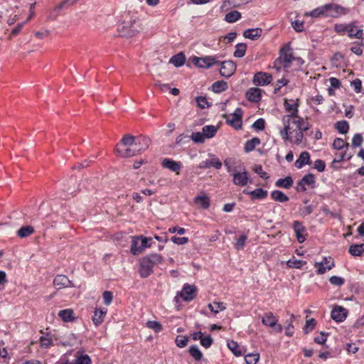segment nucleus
Returning <instances> with one entry per match:
<instances>
[{
    "label": "nucleus",
    "instance_id": "f257e3e1",
    "mask_svg": "<svg viewBox=\"0 0 364 364\" xmlns=\"http://www.w3.org/2000/svg\"><path fill=\"white\" fill-rule=\"evenodd\" d=\"M150 144L151 139L146 136H134L125 134L116 145L114 151L122 158H129L144 151L149 148Z\"/></svg>",
    "mask_w": 364,
    "mask_h": 364
},
{
    "label": "nucleus",
    "instance_id": "f03ea898",
    "mask_svg": "<svg viewBox=\"0 0 364 364\" xmlns=\"http://www.w3.org/2000/svg\"><path fill=\"white\" fill-rule=\"evenodd\" d=\"M227 171L232 176V183L238 186H245L252 183V180L249 176L243 163L235 158H227L224 161Z\"/></svg>",
    "mask_w": 364,
    "mask_h": 364
},
{
    "label": "nucleus",
    "instance_id": "7ed1b4c3",
    "mask_svg": "<svg viewBox=\"0 0 364 364\" xmlns=\"http://www.w3.org/2000/svg\"><path fill=\"white\" fill-rule=\"evenodd\" d=\"M163 257L157 253L151 254L141 258L139 272L142 278L148 277L153 272V267L163 262Z\"/></svg>",
    "mask_w": 364,
    "mask_h": 364
},
{
    "label": "nucleus",
    "instance_id": "20e7f679",
    "mask_svg": "<svg viewBox=\"0 0 364 364\" xmlns=\"http://www.w3.org/2000/svg\"><path fill=\"white\" fill-rule=\"evenodd\" d=\"M292 124L295 125L296 129L294 134H289L288 140L292 143L299 145L300 144L304 139V132L307 131L309 127V123L303 118L294 119Z\"/></svg>",
    "mask_w": 364,
    "mask_h": 364
},
{
    "label": "nucleus",
    "instance_id": "39448f33",
    "mask_svg": "<svg viewBox=\"0 0 364 364\" xmlns=\"http://www.w3.org/2000/svg\"><path fill=\"white\" fill-rule=\"evenodd\" d=\"M141 24L139 21L130 19L128 21H124L118 26V32L120 36L124 38H132L139 33Z\"/></svg>",
    "mask_w": 364,
    "mask_h": 364
},
{
    "label": "nucleus",
    "instance_id": "423d86ee",
    "mask_svg": "<svg viewBox=\"0 0 364 364\" xmlns=\"http://www.w3.org/2000/svg\"><path fill=\"white\" fill-rule=\"evenodd\" d=\"M325 16L332 18H338L349 12V9L336 4H328L324 5Z\"/></svg>",
    "mask_w": 364,
    "mask_h": 364
},
{
    "label": "nucleus",
    "instance_id": "0eeeda50",
    "mask_svg": "<svg viewBox=\"0 0 364 364\" xmlns=\"http://www.w3.org/2000/svg\"><path fill=\"white\" fill-rule=\"evenodd\" d=\"M294 117L291 116H284L282 118V123L284 128L280 130L279 134L284 140H287L289 138V134H294L296 129L295 125L292 124Z\"/></svg>",
    "mask_w": 364,
    "mask_h": 364
},
{
    "label": "nucleus",
    "instance_id": "6e6552de",
    "mask_svg": "<svg viewBox=\"0 0 364 364\" xmlns=\"http://www.w3.org/2000/svg\"><path fill=\"white\" fill-rule=\"evenodd\" d=\"M242 109L240 107L237 108L234 113L230 115H224L227 124H230L235 129L242 128Z\"/></svg>",
    "mask_w": 364,
    "mask_h": 364
},
{
    "label": "nucleus",
    "instance_id": "1a4fd4ad",
    "mask_svg": "<svg viewBox=\"0 0 364 364\" xmlns=\"http://www.w3.org/2000/svg\"><path fill=\"white\" fill-rule=\"evenodd\" d=\"M193 63L198 68H210L215 64L219 63L216 56L193 57Z\"/></svg>",
    "mask_w": 364,
    "mask_h": 364
},
{
    "label": "nucleus",
    "instance_id": "9d476101",
    "mask_svg": "<svg viewBox=\"0 0 364 364\" xmlns=\"http://www.w3.org/2000/svg\"><path fill=\"white\" fill-rule=\"evenodd\" d=\"M294 59L291 50L289 48H282L280 50L279 56L275 63H279L284 68H288L290 67V64Z\"/></svg>",
    "mask_w": 364,
    "mask_h": 364
},
{
    "label": "nucleus",
    "instance_id": "9b49d317",
    "mask_svg": "<svg viewBox=\"0 0 364 364\" xmlns=\"http://www.w3.org/2000/svg\"><path fill=\"white\" fill-rule=\"evenodd\" d=\"M262 323L266 326L273 328L277 333L282 331V326L278 323V319L272 312L265 313L262 319Z\"/></svg>",
    "mask_w": 364,
    "mask_h": 364
},
{
    "label": "nucleus",
    "instance_id": "f8f14e48",
    "mask_svg": "<svg viewBox=\"0 0 364 364\" xmlns=\"http://www.w3.org/2000/svg\"><path fill=\"white\" fill-rule=\"evenodd\" d=\"M220 74L225 77H231L236 70V64L232 60H225L220 63Z\"/></svg>",
    "mask_w": 364,
    "mask_h": 364
},
{
    "label": "nucleus",
    "instance_id": "ddd939ff",
    "mask_svg": "<svg viewBox=\"0 0 364 364\" xmlns=\"http://www.w3.org/2000/svg\"><path fill=\"white\" fill-rule=\"evenodd\" d=\"M196 291L195 285L185 284L180 292V296L186 301H192L196 296Z\"/></svg>",
    "mask_w": 364,
    "mask_h": 364
},
{
    "label": "nucleus",
    "instance_id": "4468645a",
    "mask_svg": "<svg viewBox=\"0 0 364 364\" xmlns=\"http://www.w3.org/2000/svg\"><path fill=\"white\" fill-rule=\"evenodd\" d=\"M334 262L333 259L329 257H323V261L321 262H316L314 264V267H318L317 269V273L318 274H324L327 270L331 269L334 267Z\"/></svg>",
    "mask_w": 364,
    "mask_h": 364
},
{
    "label": "nucleus",
    "instance_id": "2eb2a0df",
    "mask_svg": "<svg viewBox=\"0 0 364 364\" xmlns=\"http://www.w3.org/2000/svg\"><path fill=\"white\" fill-rule=\"evenodd\" d=\"M272 81V77L270 74L264 72L257 73L253 77V82L256 85L264 86L269 84Z\"/></svg>",
    "mask_w": 364,
    "mask_h": 364
},
{
    "label": "nucleus",
    "instance_id": "dca6fc26",
    "mask_svg": "<svg viewBox=\"0 0 364 364\" xmlns=\"http://www.w3.org/2000/svg\"><path fill=\"white\" fill-rule=\"evenodd\" d=\"M347 33L350 38L362 39L363 30L361 27H358L357 26L356 21H353L349 23V28Z\"/></svg>",
    "mask_w": 364,
    "mask_h": 364
},
{
    "label": "nucleus",
    "instance_id": "f3484780",
    "mask_svg": "<svg viewBox=\"0 0 364 364\" xmlns=\"http://www.w3.org/2000/svg\"><path fill=\"white\" fill-rule=\"evenodd\" d=\"M348 311L341 306H336L331 311V318L336 322L343 321L347 316Z\"/></svg>",
    "mask_w": 364,
    "mask_h": 364
},
{
    "label": "nucleus",
    "instance_id": "a211bd4d",
    "mask_svg": "<svg viewBox=\"0 0 364 364\" xmlns=\"http://www.w3.org/2000/svg\"><path fill=\"white\" fill-rule=\"evenodd\" d=\"M161 166L165 168H168L171 171L176 172V174L179 173V171L182 168L181 162L176 161L168 158H166L162 161Z\"/></svg>",
    "mask_w": 364,
    "mask_h": 364
},
{
    "label": "nucleus",
    "instance_id": "6ab92c4d",
    "mask_svg": "<svg viewBox=\"0 0 364 364\" xmlns=\"http://www.w3.org/2000/svg\"><path fill=\"white\" fill-rule=\"evenodd\" d=\"M245 95L250 102H258L262 98V90L258 87H251L247 90Z\"/></svg>",
    "mask_w": 364,
    "mask_h": 364
},
{
    "label": "nucleus",
    "instance_id": "aec40b11",
    "mask_svg": "<svg viewBox=\"0 0 364 364\" xmlns=\"http://www.w3.org/2000/svg\"><path fill=\"white\" fill-rule=\"evenodd\" d=\"M242 192L245 194L250 195L251 196L252 200H262L264 199L268 195L267 191L264 190L261 188H256L251 191L244 190Z\"/></svg>",
    "mask_w": 364,
    "mask_h": 364
},
{
    "label": "nucleus",
    "instance_id": "412c9836",
    "mask_svg": "<svg viewBox=\"0 0 364 364\" xmlns=\"http://www.w3.org/2000/svg\"><path fill=\"white\" fill-rule=\"evenodd\" d=\"M293 228L296 234V239L299 243H302L306 240V237L304 235L306 229L301 223L294 221L293 223Z\"/></svg>",
    "mask_w": 364,
    "mask_h": 364
},
{
    "label": "nucleus",
    "instance_id": "4be33fe9",
    "mask_svg": "<svg viewBox=\"0 0 364 364\" xmlns=\"http://www.w3.org/2000/svg\"><path fill=\"white\" fill-rule=\"evenodd\" d=\"M214 167L216 169H220L222 167V162L218 158H213L210 160L203 161L200 163V168H209Z\"/></svg>",
    "mask_w": 364,
    "mask_h": 364
},
{
    "label": "nucleus",
    "instance_id": "5701e85b",
    "mask_svg": "<svg viewBox=\"0 0 364 364\" xmlns=\"http://www.w3.org/2000/svg\"><path fill=\"white\" fill-rule=\"evenodd\" d=\"M70 283L69 279L62 274L56 276L53 279V284L58 289L70 287Z\"/></svg>",
    "mask_w": 364,
    "mask_h": 364
},
{
    "label": "nucleus",
    "instance_id": "b1692460",
    "mask_svg": "<svg viewBox=\"0 0 364 364\" xmlns=\"http://www.w3.org/2000/svg\"><path fill=\"white\" fill-rule=\"evenodd\" d=\"M194 202L203 209H207L210 206V198L204 193L195 197Z\"/></svg>",
    "mask_w": 364,
    "mask_h": 364
},
{
    "label": "nucleus",
    "instance_id": "393cba45",
    "mask_svg": "<svg viewBox=\"0 0 364 364\" xmlns=\"http://www.w3.org/2000/svg\"><path fill=\"white\" fill-rule=\"evenodd\" d=\"M310 164V154L307 151H303L300 154L298 159L296 160L294 165L297 168H301L304 165Z\"/></svg>",
    "mask_w": 364,
    "mask_h": 364
},
{
    "label": "nucleus",
    "instance_id": "a878e982",
    "mask_svg": "<svg viewBox=\"0 0 364 364\" xmlns=\"http://www.w3.org/2000/svg\"><path fill=\"white\" fill-rule=\"evenodd\" d=\"M107 310L105 309H96L92 316V321L96 326H100L103 321L105 315L107 314Z\"/></svg>",
    "mask_w": 364,
    "mask_h": 364
},
{
    "label": "nucleus",
    "instance_id": "bb28decb",
    "mask_svg": "<svg viewBox=\"0 0 364 364\" xmlns=\"http://www.w3.org/2000/svg\"><path fill=\"white\" fill-rule=\"evenodd\" d=\"M262 30L260 28L247 29L243 32V36L251 40H256L261 36Z\"/></svg>",
    "mask_w": 364,
    "mask_h": 364
},
{
    "label": "nucleus",
    "instance_id": "cd10ccee",
    "mask_svg": "<svg viewBox=\"0 0 364 364\" xmlns=\"http://www.w3.org/2000/svg\"><path fill=\"white\" fill-rule=\"evenodd\" d=\"M284 107L288 112H290L289 114H287L286 116H291L294 119L301 118L298 116V104H289L287 100L284 102Z\"/></svg>",
    "mask_w": 364,
    "mask_h": 364
},
{
    "label": "nucleus",
    "instance_id": "c85d7f7f",
    "mask_svg": "<svg viewBox=\"0 0 364 364\" xmlns=\"http://www.w3.org/2000/svg\"><path fill=\"white\" fill-rule=\"evenodd\" d=\"M130 250L132 254L134 255H138L141 253V240L139 236H135L132 237Z\"/></svg>",
    "mask_w": 364,
    "mask_h": 364
},
{
    "label": "nucleus",
    "instance_id": "c756f323",
    "mask_svg": "<svg viewBox=\"0 0 364 364\" xmlns=\"http://www.w3.org/2000/svg\"><path fill=\"white\" fill-rule=\"evenodd\" d=\"M270 196L272 200L280 203L287 202L289 200V197L285 193L279 190L273 191Z\"/></svg>",
    "mask_w": 364,
    "mask_h": 364
},
{
    "label": "nucleus",
    "instance_id": "7c9ffc66",
    "mask_svg": "<svg viewBox=\"0 0 364 364\" xmlns=\"http://www.w3.org/2000/svg\"><path fill=\"white\" fill-rule=\"evenodd\" d=\"M218 127L214 125H205L203 127L202 132L205 138H213L217 133Z\"/></svg>",
    "mask_w": 364,
    "mask_h": 364
},
{
    "label": "nucleus",
    "instance_id": "2f4dec72",
    "mask_svg": "<svg viewBox=\"0 0 364 364\" xmlns=\"http://www.w3.org/2000/svg\"><path fill=\"white\" fill-rule=\"evenodd\" d=\"M293 184V180L292 178L289 176H287L284 178H279L278 179L275 185L277 187L279 188H289Z\"/></svg>",
    "mask_w": 364,
    "mask_h": 364
},
{
    "label": "nucleus",
    "instance_id": "473e14b6",
    "mask_svg": "<svg viewBox=\"0 0 364 364\" xmlns=\"http://www.w3.org/2000/svg\"><path fill=\"white\" fill-rule=\"evenodd\" d=\"M186 61L185 55L183 53H179L172 56L169 60L171 63L174 65L176 67H180L184 64Z\"/></svg>",
    "mask_w": 364,
    "mask_h": 364
},
{
    "label": "nucleus",
    "instance_id": "72a5a7b5",
    "mask_svg": "<svg viewBox=\"0 0 364 364\" xmlns=\"http://www.w3.org/2000/svg\"><path fill=\"white\" fill-rule=\"evenodd\" d=\"M34 232V228L31 225H26L21 227L17 231V235L21 238H25L32 235Z\"/></svg>",
    "mask_w": 364,
    "mask_h": 364
},
{
    "label": "nucleus",
    "instance_id": "f704fd0d",
    "mask_svg": "<svg viewBox=\"0 0 364 364\" xmlns=\"http://www.w3.org/2000/svg\"><path fill=\"white\" fill-rule=\"evenodd\" d=\"M260 143L261 141L257 137H254L252 139L247 141L244 147L245 151L250 152L253 151L257 145L260 144Z\"/></svg>",
    "mask_w": 364,
    "mask_h": 364
},
{
    "label": "nucleus",
    "instance_id": "c9c22d12",
    "mask_svg": "<svg viewBox=\"0 0 364 364\" xmlns=\"http://www.w3.org/2000/svg\"><path fill=\"white\" fill-rule=\"evenodd\" d=\"M228 87V83L223 80L215 82L212 85V90L215 93H220L223 91H225Z\"/></svg>",
    "mask_w": 364,
    "mask_h": 364
},
{
    "label": "nucleus",
    "instance_id": "e433bc0d",
    "mask_svg": "<svg viewBox=\"0 0 364 364\" xmlns=\"http://www.w3.org/2000/svg\"><path fill=\"white\" fill-rule=\"evenodd\" d=\"M348 251L353 256H360L364 252V244L353 245Z\"/></svg>",
    "mask_w": 364,
    "mask_h": 364
},
{
    "label": "nucleus",
    "instance_id": "4c0bfd02",
    "mask_svg": "<svg viewBox=\"0 0 364 364\" xmlns=\"http://www.w3.org/2000/svg\"><path fill=\"white\" fill-rule=\"evenodd\" d=\"M72 309H63L59 311L58 316L64 321H70L74 319Z\"/></svg>",
    "mask_w": 364,
    "mask_h": 364
},
{
    "label": "nucleus",
    "instance_id": "58836bf2",
    "mask_svg": "<svg viewBox=\"0 0 364 364\" xmlns=\"http://www.w3.org/2000/svg\"><path fill=\"white\" fill-rule=\"evenodd\" d=\"M247 50V44L246 43H237L235 46V50L233 53V55L236 58H242L246 53Z\"/></svg>",
    "mask_w": 364,
    "mask_h": 364
},
{
    "label": "nucleus",
    "instance_id": "ea45409f",
    "mask_svg": "<svg viewBox=\"0 0 364 364\" xmlns=\"http://www.w3.org/2000/svg\"><path fill=\"white\" fill-rule=\"evenodd\" d=\"M335 128L341 134H346L349 130V124L347 121L341 120L335 124Z\"/></svg>",
    "mask_w": 364,
    "mask_h": 364
},
{
    "label": "nucleus",
    "instance_id": "a19ab883",
    "mask_svg": "<svg viewBox=\"0 0 364 364\" xmlns=\"http://www.w3.org/2000/svg\"><path fill=\"white\" fill-rule=\"evenodd\" d=\"M188 352H189L190 355L196 361L200 360L203 357V354H202L201 351L199 350L198 347L196 345L191 346L189 347Z\"/></svg>",
    "mask_w": 364,
    "mask_h": 364
},
{
    "label": "nucleus",
    "instance_id": "79ce46f5",
    "mask_svg": "<svg viewBox=\"0 0 364 364\" xmlns=\"http://www.w3.org/2000/svg\"><path fill=\"white\" fill-rule=\"evenodd\" d=\"M208 306L215 314H218L220 311L226 309V306L223 302H213V304H209Z\"/></svg>",
    "mask_w": 364,
    "mask_h": 364
},
{
    "label": "nucleus",
    "instance_id": "37998d69",
    "mask_svg": "<svg viewBox=\"0 0 364 364\" xmlns=\"http://www.w3.org/2000/svg\"><path fill=\"white\" fill-rule=\"evenodd\" d=\"M241 18V14L237 11H232L228 13L225 16V20L228 23H234Z\"/></svg>",
    "mask_w": 364,
    "mask_h": 364
},
{
    "label": "nucleus",
    "instance_id": "c03bdc74",
    "mask_svg": "<svg viewBox=\"0 0 364 364\" xmlns=\"http://www.w3.org/2000/svg\"><path fill=\"white\" fill-rule=\"evenodd\" d=\"M349 23H336L334 26V31L340 36H343L348 32Z\"/></svg>",
    "mask_w": 364,
    "mask_h": 364
},
{
    "label": "nucleus",
    "instance_id": "a18cd8bd",
    "mask_svg": "<svg viewBox=\"0 0 364 364\" xmlns=\"http://www.w3.org/2000/svg\"><path fill=\"white\" fill-rule=\"evenodd\" d=\"M301 180L304 185L310 186L311 188H314L316 183L315 176L312 173L305 175Z\"/></svg>",
    "mask_w": 364,
    "mask_h": 364
},
{
    "label": "nucleus",
    "instance_id": "49530a36",
    "mask_svg": "<svg viewBox=\"0 0 364 364\" xmlns=\"http://www.w3.org/2000/svg\"><path fill=\"white\" fill-rule=\"evenodd\" d=\"M287 266L290 268L301 269L306 264V261L299 259H289L287 261Z\"/></svg>",
    "mask_w": 364,
    "mask_h": 364
},
{
    "label": "nucleus",
    "instance_id": "de8ad7c7",
    "mask_svg": "<svg viewBox=\"0 0 364 364\" xmlns=\"http://www.w3.org/2000/svg\"><path fill=\"white\" fill-rule=\"evenodd\" d=\"M228 347L229 349L237 356L241 355L242 352L240 350L239 346L237 342L230 341L228 343Z\"/></svg>",
    "mask_w": 364,
    "mask_h": 364
},
{
    "label": "nucleus",
    "instance_id": "09e8293b",
    "mask_svg": "<svg viewBox=\"0 0 364 364\" xmlns=\"http://www.w3.org/2000/svg\"><path fill=\"white\" fill-rule=\"evenodd\" d=\"M348 143L345 142V141L341 138H336L333 142V148L337 150H341L344 147H348Z\"/></svg>",
    "mask_w": 364,
    "mask_h": 364
},
{
    "label": "nucleus",
    "instance_id": "8fccbe9b",
    "mask_svg": "<svg viewBox=\"0 0 364 364\" xmlns=\"http://www.w3.org/2000/svg\"><path fill=\"white\" fill-rule=\"evenodd\" d=\"M195 143L196 144H201L205 141V136L204 134L202 132H193L191 136H189Z\"/></svg>",
    "mask_w": 364,
    "mask_h": 364
},
{
    "label": "nucleus",
    "instance_id": "3c124183",
    "mask_svg": "<svg viewBox=\"0 0 364 364\" xmlns=\"http://www.w3.org/2000/svg\"><path fill=\"white\" fill-rule=\"evenodd\" d=\"M188 342V338L186 336L178 335L175 339L176 346L179 348L185 347Z\"/></svg>",
    "mask_w": 364,
    "mask_h": 364
},
{
    "label": "nucleus",
    "instance_id": "603ef678",
    "mask_svg": "<svg viewBox=\"0 0 364 364\" xmlns=\"http://www.w3.org/2000/svg\"><path fill=\"white\" fill-rule=\"evenodd\" d=\"M259 358L258 353H250L245 357V360L247 364H256Z\"/></svg>",
    "mask_w": 364,
    "mask_h": 364
},
{
    "label": "nucleus",
    "instance_id": "864d4df0",
    "mask_svg": "<svg viewBox=\"0 0 364 364\" xmlns=\"http://www.w3.org/2000/svg\"><path fill=\"white\" fill-rule=\"evenodd\" d=\"M139 237H140V240H141V252H142L145 248H148L151 246L152 238L144 237L142 235H141Z\"/></svg>",
    "mask_w": 364,
    "mask_h": 364
},
{
    "label": "nucleus",
    "instance_id": "5fc2aeb1",
    "mask_svg": "<svg viewBox=\"0 0 364 364\" xmlns=\"http://www.w3.org/2000/svg\"><path fill=\"white\" fill-rule=\"evenodd\" d=\"M146 326L148 328L153 329L155 332L158 333L162 331V325L156 321H149L147 322Z\"/></svg>",
    "mask_w": 364,
    "mask_h": 364
},
{
    "label": "nucleus",
    "instance_id": "6e6d98bb",
    "mask_svg": "<svg viewBox=\"0 0 364 364\" xmlns=\"http://www.w3.org/2000/svg\"><path fill=\"white\" fill-rule=\"evenodd\" d=\"M316 326V321L314 318H310L306 320L305 326L304 327V331L305 333H309Z\"/></svg>",
    "mask_w": 364,
    "mask_h": 364
},
{
    "label": "nucleus",
    "instance_id": "4d7b16f0",
    "mask_svg": "<svg viewBox=\"0 0 364 364\" xmlns=\"http://www.w3.org/2000/svg\"><path fill=\"white\" fill-rule=\"evenodd\" d=\"M253 171L263 179H268L269 178L268 173L263 171L262 166L259 164L255 165Z\"/></svg>",
    "mask_w": 364,
    "mask_h": 364
},
{
    "label": "nucleus",
    "instance_id": "13d9d810",
    "mask_svg": "<svg viewBox=\"0 0 364 364\" xmlns=\"http://www.w3.org/2000/svg\"><path fill=\"white\" fill-rule=\"evenodd\" d=\"M200 343L203 347L208 348L212 346L213 340L211 338V336L208 335L205 337L202 336V338L200 340Z\"/></svg>",
    "mask_w": 364,
    "mask_h": 364
},
{
    "label": "nucleus",
    "instance_id": "bf43d9fd",
    "mask_svg": "<svg viewBox=\"0 0 364 364\" xmlns=\"http://www.w3.org/2000/svg\"><path fill=\"white\" fill-rule=\"evenodd\" d=\"M325 9L324 6L316 8L309 14H306V15H309L312 17H319L321 16H325Z\"/></svg>",
    "mask_w": 364,
    "mask_h": 364
},
{
    "label": "nucleus",
    "instance_id": "052dcab7",
    "mask_svg": "<svg viewBox=\"0 0 364 364\" xmlns=\"http://www.w3.org/2000/svg\"><path fill=\"white\" fill-rule=\"evenodd\" d=\"M196 101L197 102L198 106L202 109L209 107L210 106L205 97H197L196 98Z\"/></svg>",
    "mask_w": 364,
    "mask_h": 364
},
{
    "label": "nucleus",
    "instance_id": "680f3d73",
    "mask_svg": "<svg viewBox=\"0 0 364 364\" xmlns=\"http://www.w3.org/2000/svg\"><path fill=\"white\" fill-rule=\"evenodd\" d=\"M363 136L360 134H355L352 139V146L358 147L360 146L363 143Z\"/></svg>",
    "mask_w": 364,
    "mask_h": 364
},
{
    "label": "nucleus",
    "instance_id": "e2e57ef3",
    "mask_svg": "<svg viewBox=\"0 0 364 364\" xmlns=\"http://www.w3.org/2000/svg\"><path fill=\"white\" fill-rule=\"evenodd\" d=\"M91 358L88 355H82L79 356L76 360L75 364H91Z\"/></svg>",
    "mask_w": 364,
    "mask_h": 364
},
{
    "label": "nucleus",
    "instance_id": "0e129e2a",
    "mask_svg": "<svg viewBox=\"0 0 364 364\" xmlns=\"http://www.w3.org/2000/svg\"><path fill=\"white\" fill-rule=\"evenodd\" d=\"M40 344L41 347L48 348L53 344V341L47 336H41L40 338Z\"/></svg>",
    "mask_w": 364,
    "mask_h": 364
},
{
    "label": "nucleus",
    "instance_id": "69168bd1",
    "mask_svg": "<svg viewBox=\"0 0 364 364\" xmlns=\"http://www.w3.org/2000/svg\"><path fill=\"white\" fill-rule=\"evenodd\" d=\"M265 122L263 119L260 118L256 120L252 124V127L255 130L262 131L264 129Z\"/></svg>",
    "mask_w": 364,
    "mask_h": 364
},
{
    "label": "nucleus",
    "instance_id": "338daca9",
    "mask_svg": "<svg viewBox=\"0 0 364 364\" xmlns=\"http://www.w3.org/2000/svg\"><path fill=\"white\" fill-rule=\"evenodd\" d=\"M351 85L353 87V90L356 93L361 92L362 90V82L360 79L357 78L351 82Z\"/></svg>",
    "mask_w": 364,
    "mask_h": 364
},
{
    "label": "nucleus",
    "instance_id": "774afa93",
    "mask_svg": "<svg viewBox=\"0 0 364 364\" xmlns=\"http://www.w3.org/2000/svg\"><path fill=\"white\" fill-rule=\"evenodd\" d=\"M331 284L336 286H341L344 284V279L342 277L338 276H332L329 279Z\"/></svg>",
    "mask_w": 364,
    "mask_h": 364
}]
</instances>
